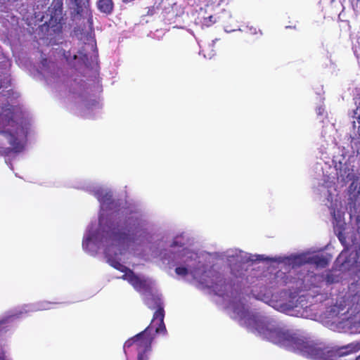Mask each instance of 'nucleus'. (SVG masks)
<instances>
[{
  "label": "nucleus",
  "instance_id": "bb28decb",
  "mask_svg": "<svg viewBox=\"0 0 360 360\" xmlns=\"http://www.w3.org/2000/svg\"><path fill=\"white\" fill-rule=\"evenodd\" d=\"M172 247H176V246H182L181 244H179L177 241L174 240L171 245Z\"/></svg>",
  "mask_w": 360,
  "mask_h": 360
},
{
  "label": "nucleus",
  "instance_id": "9d476101",
  "mask_svg": "<svg viewBox=\"0 0 360 360\" xmlns=\"http://www.w3.org/2000/svg\"><path fill=\"white\" fill-rule=\"evenodd\" d=\"M122 278L127 280L139 292L145 294L151 292L152 283L146 278L138 276L132 270H129L127 274L122 276Z\"/></svg>",
  "mask_w": 360,
  "mask_h": 360
},
{
  "label": "nucleus",
  "instance_id": "2eb2a0df",
  "mask_svg": "<svg viewBox=\"0 0 360 360\" xmlns=\"http://www.w3.org/2000/svg\"><path fill=\"white\" fill-rule=\"evenodd\" d=\"M97 6L101 13L110 14L113 11L114 4L112 0H98Z\"/></svg>",
  "mask_w": 360,
  "mask_h": 360
},
{
  "label": "nucleus",
  "instance_id": "39448f33",
  "mask_svg": "<svg viewBox=\"0 0 360 360\" xmlns=\"http://www.w3.org/2000/svg\"><path fill=\"white\" fill-rule=\"evenodd\" d=\"M249 263L257 261H267L277 262L281 267L289 271L290 276L297 271V269L302 268L296 281V288H304L307 289L312 285V280L316 281L317 276L310 272L307 265H313L316 268H325L330 262V257L323 253L306 251L300 254H292L289 256H277L274 257H264L262 255L249 254Z\"/></svg>",
  "mask_w": 360,
  "mask_h": 360
},
{
  "label": "nucleus",
  "instance_id": "412c9836",
  "mask_svg": "<svg viewBox=\"0 0 360 360\" xmlns=\"http://www.w3.org/2000/svg\"><path fill=\"white\" fill-rule=\"evenodd\" d=\"M326 279L328 283H332L338 281V278H335L332 273H327Z\"/></svg>",
  "mask_w": 360,
  "mask_h": 360
},
{
  "label": "nucleus",
  "instance_id": "f704fd0d",
  "mask_svg": "<svg viewBox=\"0 0 360 360\" xmlns=\"http://www.w3.org/2000/svg\"><path fill=\"white\" fill-rule=\"evenodd\" d=\"M102 223L101 219H99V224H101Z\"/></svg>",
  "mask_w": 360,
  "mask_h": 360
},
{
  "label": "nucleus",
  "instance_id": "f8f14e48",
  "mask_svg": "<svg viewBox=\"0 0 360 360\" xmlns=\"http://www.w3.org/2000/svg\"><path fill=\"white\" fill-rule=\"evenodd\" d=\"M356 255V252H349L347 250H342L338 257L336 263L344 270L356 267L357 263Z\"/></svg>",
  "mask_w": 360,
  "mask_h": 360
},
{
  "label": "nucleus",
  "instance_id": "1a4fd4ad",
  "mask_svg": "<svg viewBox=\"0 0 360 360\" xmlns=\"http://www.w3.org/2000/svg\"><path fill=\"white\" fill-rule=\"evenodd\" d=\"M156 326L157 325L150 323L144 330L128 339L124 344V349L135 346L138 352H151L152 343L155 339V334L152 333V331L153 329L155 330Z\"/></svg>",
  "mask_w": 360,
  "mask_h": 360
},
{
  "label": "nucleus",
  "instance_id": "7ed1b4c3",
  "mask_svg": "<svg viewBox=\"0 0 360 360\" xmlns=\"http://www.w3.org/2000/svg\"><path fill=\"white\" fill-rule=\"evenodd\" d=\"M249 329L264 340L311 360H339L340 356L360 350V340L335 351L302 333L286 329L281 324H249ZM356 360H360V355Z\"/></svg>",
  "mask_w": 360,
  "mask_h": 360
},
{
  "label": "nucleus",
  "instance_id": "ddd939ff",
  "mask_svg": "<svg viewBox=\"0 0 360 360\" xmlns=\"http://www.w3.org/2000/svg\"><path fill=\"white\" fill-rule=\"evenodd\" d=\"M232 307L236 318L239 319L240 324L243 325V321L245 323V318L248 316V310L245 308V303L240 299H235L232 302Z\"/></svg>",
  "mask_w": 360,
  "mask_h": 360
},
{
  "label": "nucleus",
  "instance_id": "9b49d317",
  "mask_svg": "<svg viewBox=\"0 0 360 360\" xmlns=\"http://www.w3.org/2000/svg\"><path fill=\"white\" fill-rule=\"evenodd\" d=\"M63 2L58 0L51 11V18L48 26L53 28L54 31H60L63 27Z\"/></svg>",
  "mask_w": 360,
  "mask_h": 360
},
{
  "label": "nucleus",
  "instance_id": "0eeeda50",
  "mask_svg": "<svg viewBox=\"0 0 360 360\" xmlns=\"http://www.w3.org/2000/svg\"><path fill=\"white\" fill-rule=\"evenodd\" d=\"M321 316L330 322L333 330L349 333H360V311L352 314L342 304L326 307Z\"/></svg>",
  "mask_w": 360,
  "mask_h": 360
},
{
  "label": "nucleus",
  "instance_id": "2f4dec72",
  "mask_svg": "<svg viewBox=\"0 0 360 360\" xmlns=\"http://www.w3.org/2000/svg\"><path fill=\"white\" fill-rule=\"evenodd\" d=\"M76 58H77V56L75 54V55L73 56V57H72V59H73V60H75Z\"/></svg>",
  "mask_w": 360,
  "mask_h": 360
},
{
  "label": "nucleus",
  "instance_id": "c9c22d12",
  "mask_svg": "<svg viewBox=\"0 0 360 360\" xmlns=\"http://www.w3.org/2000/svg\"><path fill=\"white\" fill-rule=\"evenodd\" d=\"M240 264H241V262L240 261L238 266H240Z\"/></svg>",
  "mask_w": 360,
  "mask_h": 360
},
{
  "label": "nucleus",
  "instance_id": "6ab92c4d",
  "mask_svg": "<svg viewBox=\"0 0 360 360\" xmlns=\"http://www.w3.org/2000/svg\"><path fill=\"white\" fill-rule=\"evenodd\" d=\"M215 18L213 15H210L207 18H205L203 20V24L209 27L215 22Z\"/></svg>",
  "mask_w": 360,
  "mask_h": 360
},
{
  "label": "nucleus",
  "instance_id": "4468645a",
  "mask_svg": "<svg viewBox=\"0 0 360 360\" xmlns=\"http://www.w3.org/2000/svg\"><path fill=\"white\" fill-rule=\"evenodd\" d=\"M355 104L356 105V108L349 115L353 119V127L354 129H356V134L360 138V97L355 98Z\"/></svg>",
  "mask_w": 360,
  "mask_h": 360
},
{
  "label": "nucleus",
  "instance_id": "473e14b6",
  "mask_svg": "<svg viewBox=\"0 0 360 360\" xmlns=\"http://www.w3.org/2000/svg\"><path fill=\"white\" fill-rule=\"evenodd\" d=\"M231 271H235V268L233 266H231Z\"/></svg>",
  "mask_w": 360,
  "mask_h": 360
},
{
  "label": "nucleus",
  "instance_id": "7c9ffc66",
  "mask_svg": "<svg viewBox=\"0 0 360 360\" xmlns=\"http://www.w3.org/2000/svg\"><path fill=\"white\" fill-rule=\"evenodd\" d=\"M328 129L330 130V131H333V125H330L328 127Z\"/></svg>",
  "mask_w": 360,
  "mask_h": 360
},
{
  "label": "nucleus",
  "instance_id": "20e7f679",
  "mask_svg": "<svg viewBox=\"0 0 360 360\" xmlns=\"http://www.w3.org/2000/svg\"><path fill=\"white\" fill-rule=\"evenodd\" d=\"M8 91L0 93V154L8 155L11 153H20L24 148L21 138L27 136L28 122L24 117L19 105L9 101Z\"/></svg>",
  "mask_w": 360,
  "mask_h": 360
},
{
  "label": "nucleus",
  "instance_id": "aec40b11",
  "mask_svg": "<svg viewBox=\"0 0 360 360\" xmlns=\"http://www.w3.org/2000/svg\"><path fill=\"white\" fill-rule=\"evenodd\" d=\"M151 352H138V360H148V354Z\"/></svg>",
  "mask_w": 360,
  "mask_h": 360
},
{
  "label": "nucleus",
  "instance_id": "a211bd4d",
  "mask_svg": "<svg viewBox=\"0 0 360 360\" xmlns=\"http://www.w3.org/2000/svg\"><path fill=\"white\" fill-rule=\"evenodd\" d=\"M175 272L179 276H186L188 274V270L185 266H178L175 269Z\"/></svg>",
  "mask_w": 360,
  "mask_h": 360
},
{
  "label": "nucleus",
  "instance_id": "72a5a7b5",
  "mask_svg": "<svg viewBox=\"0 0 360 360\" xmlns=\"http://www.w3.org/2000/svg\"><path fill=\"white\" fill-rule=\"evenodd\" d=\"M0 360H6L4 357L0 356Z\"/></svg>",
  "mask_w": 360,
  "mask_h": 360
},
{
  "label": "nucleus",
  "instance_id": "6e6552de",
  "mask_svg": "<svg viewBox=\"0 0 360 360\" xmlns=\"http://www.w3.org/2000/svg\"><path fill=\"white\" fill-rule=\"evenodd\" d=\"M146 297L144 300L146 305L150 309H155L153 314V319L150 323L157 325L155 327V333H167L166 326L164 323L165 310L161 298L151 292H146Z\"/></svg>",
  "mask_w": 360,
  "mask_h": 360
},
{
  "label": "nucleus",
  "instance_id": "f3484780",
  "mask_svg": "<svg viewBox=\"0 0 360 360\" xmlns=\"http://www.w3.org/2000/svg\"><path fill=\"white\" fill-rule=\"evenodd\" d=\"M96 196L103 205L106 204L109 205L113 202L112 195L110 193L98 191L96 192Z\"/></svg>",
  "mask_w": 360,
  "mask_h": 360
},
{
  "label": "nucleus",
  "instance_id": "f03ea898",
  "mask_svg": "<svg viewBox=\"0 0 360 360\" xmlns=\"http://www.w3.org/2000/svg\"><path fill=\"white\" fill-rule=\"evenodd\" d=\"M288 277L281 271L275 274L266 272L251 287L250 295L277 311L304 318L313 315L309 314V311H316L314 314L318 313L317 304L325 302L326 306L332 302L328 295L321 292L316 287L300 295L295 292L288 293L286 290L275 292L276 288L288 283Z\"/></svg>",
  "mask_w": 360,
  "mask_h": 360
},
{
  "label": "nucleus",
  "instance_id": "b1692460",
  "mask_svg": "<svg viewBox=\"0 0 360 360\" xmlns=\"http://www.w3.org/2000/svg\"><path fill=\"white\" fill-rule=\"evenodd\" d=\"M316 110V113L318 115H323L325 109L323 106L321 105V106H319Z\"/></svg>",
  "mask_w": 360,
  "mask_h": 360
},
{
  "label": "nucleus",
  "instance_id": "a878e982",
  "mask_svg": "<svg viewBox=\"0 0 360 360\" xmlns=\"http://www.w3.org/2000/svg\"><path fill=\"white\" fill-rule=\"evenodd\" d=\"M249 34H256L257 29L255 27H249Z\"/></svg>",
  "mask_w": 360,
  "mask_h": 360
},
{
  "label": "nucleus",
  "instance_id": "dca6fc26",
  "mask_svg": "<svg viewBox=\"0 0 360 360\" xmlns=\"http://www.w3.org/2000/svg\"><path fill=\"white\" fill-rule=\"evenodd\" d=\"M105 254L108 259V262L115 269H117L118 271H120L121 272H124V274H127V272H128L129 270H131L130 269L127 268L126 266L121 264L118 260H117L116 259L110 256L106 252H105Z\"/></svg>",
  "mask_w": 360,
  "mask_h": 360
},
{
  "label": "nucleus",
  "instance_id": "393cba45",
  "mask_svg": "<svg viewBox=\"0 0 360 360\" xmlns=\"http://www.w3.org/2000/svg\"><path fill=\"white\" fill-rule=\"evenodd\" d=\"M353 49L356 57L360 58V46L357 47L356 46H354Z\"/></svg>",
  "mask_w": 360,
  "mask_h": 360
},
{
  "label": "nucleus",
  "instance_id": "c85d7f7f",
  "mask_svg": "<svg viewBox=\"0 0 360 360\" xmlns=\"http://www.w3.org/2000/svg\"><path fill=\"white\" fill-rule=\"evenodd\" d=\"M91 240V239L90 237H87L86 239L83 242V246L87 245Z\"/></svg>",
  "mask_w": 360,
  "mask_h": 360
},
{
  "label": "nucleus",
  "instance_id": "f257e3e1",
  "mask_svg": "<svg viewBox=\"0 0 360 360\" xmlns=\"http://www.w3.org/2000/svg\"><path fill=\"white\" fill-rule=\"evenodd\" d=\"M322 136L327 147L322 145L321 161L316 165V169L321 172V177L314 192L328 207L334 226L341 229L345 210L352 215L360 207V169H355L359 151L337 147L333 138H326L325 131Z\"/></svg>",
  "mask_w": 360,
  "mask_h": 360
},
{
  "label": "nucleus",
  "instance_id": "423d86ee",
  "mask_svg": "<svg viewBox=\"0 0 360 360\" xmlns=\"http://www.w3.org/2000/svg\"><path fill=\"white\" fill-rule=\"evenodd\" d=\"M141 228V221L136 216L119 219L109 226L106 242L120 248H128L136 240V236Z\"/></svg>",
  "mask_w": 360,
  "mask_h": 360
},
{
  "label": "nucleus",
  "instance_id": "cd10ccee",
  "mask_svg": "<svg viewBox=\"0 0 360 360\" xmlns=\"http://www.w3.org/2000/svg\"><path fill=\"white\" fill-rule=\"evenodd\" d=\"M64 56L65 58H66L67 60H70V51L67 52V53H64Z\"/></svg>",
  "mask_w": 360,
  "mask_h": 360
},
{
  "label": "nucleus",
  "instance_id": "c756f323",
  "mask_svg": "<svg viewBox=\"0 0 360 360\" xmlns=\"http://www.w3.org/2000/svg\"><path fill=\"white\" fill-rule=\"evenodd\" d=\"M338 238L339 240L343 243V239H342V233L340 231H339V233H338Z\"/></svg>",
  "mask_w": 360,
  "mask_h": 360
},
{
  "label": "nucleus",
  "instance_id": "5701e85b",
  "mask_svg": "<svg viewBox=\"0 0 360 360\" xmlns=\"http://www.w3.org/2000/svg\"><path fill=\"white\" fill-rule=\"evenodd\" d=\"M75 5L77 6V13L80 15L81 13L82 12V6H80V3H79V0H75Z\"/></svg>",
  "mask_w": 360,
  "mask_h": 360
},
{
  "label": "nucleus",
  "instance_id": "4be33fe9",
  "mask_svg": "<svg viewBox=\"0 0 360 360\" xmlns=\"http://www.w3.org/2000/svg\"><path fill=\"white\" fill-rule=\"evenodd\" d=\"M58 304V302H45L44 303V306H43V309H50L51 308V304Z\"/></svg>",
  "mask_w": 360,
  "mask_h": 360
}]
</instances>
